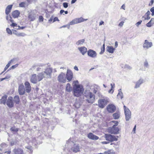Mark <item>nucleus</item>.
Instances as JSON below:
<instances>
[{"label":"nucleus","mask_w":154,"mask_h":154,"mask_svg":"<svg viewBox=\"0 0 154 154\" xmlns=\"http://www.w3.org/2000/svg\"><path fill=\"white\" fill-rule=\"evenodd\" d=\"M13 5H8L6 7L5 13L6 14L8 15L10 12L12 8Z\"/></svg>","instance_id":"nucleus-26"},{"label":"nucleus","mask_w":154,"mask_h":154,"mask_svg":"<svg viewBox=\"0 0 154 154\" xmlns=\"http://www.w3.org/2000/svg\"><path fill=\"white\" fill-rule=\"evenodd\" d=\"M105 137L106 140L111 142L113 141H116L118 140V136L113 135L109 134H106Z\"/></svg>","instance_id":"nucleus-4"},{"label":"nucleus","mask_w":154,"mask_h":154,"mask_svg":"<svg viewBox=\"0 0 154 154\" xmlns=\"http://www.w3.org/2000/svg\"><path fill=\"white\" fill-rule=\"evenodd\" d=\"M154 3V0H151L150 1V2L149 4V5L150 6H151Z\"/></svg>","instance_id":"nucleus-60"},{"label":"nucleus","mask_w":154,"mask_h":154,"mask_svg":"<svg viewBox=\"0 0 154 154\" xmlns=\"http://www.w3.org/2000/svg\"><path fill=\"white\" fill-rule=\"evenodd\" d=\"M144 66L146 68H148L149 67L148 63L146 60H145L144 62Z\"/></svg>","instance_id":"nucleus-43"},{"label":"nucleus","mask_w":154,"mask_h":154,"mask_svg":"<svg viewBox=\"0 0 154 154\" xmlns=\"http://www.w3.org/2000/svg\"><path fill=\"white\" fill-rule=\"evenodd\" d=\"M84 91V89L82 85L75 84L73 86L72 93L75 97H78L81 96Z\"/></svg>","instance_id":"nucleus-1"},{"label":"nucleus","mask_w":154,"mask_h":154,"mask_svg":"<svg viewBox=\"0 0 154 154\" xmlns=\"http://www.w3.org/2000/svg\"><path fill=\"white\" fill-rule=\"evenodd\" d=\"M73 143V142L72 141H71L70 139H69L66 142V144H67V146H68L70 144H71Z\"/></svg>","instance_id":"nucleus-42"},{"label":"nucleus","mask_w":154,"mask_h":154,"mask_svg":"<svg viewBox=\"0 0 154 154\" xmlns=\"http://www.w3.org/2000/svg\"><path fill=\"white\" fill-rule=\"evenodd\" d=\"M154 23V18H152L146 24V26L148 27H151Z\"/></svg>","instance_id":"nucleus-32"},{"label":"nucleus","mask_w":154,"mask_h":154,"mask_svg":"<svg viewBox=\"0 0 154 154\" xmlns=\"http://www.w3.org/2000/svg\"><path fill=\"white\" fill-rule=\"evenodd\" d=\"M111 86V89L109 90L108 92L109 93L112 94L114 91V88L115 87L114 83H111L110 84Z\"/></svg>","instance_id":"nucleus-30"},{"label":"nucleus","mask_w":154,"mask_h":154,"mask_svg":"<svg viewBox=\"0 0 154 154\" xmlns=\"http://www.w3.org/2000/svg\"><path fill=\"white\" fill-rule=\"evenodd\" d=\"M143 79H140L138 80L135 82V85L134 87L135 88H137L140 87L141 85L143 83Z\"/></svg>","instance_id":"nucleus-21"},{"label":"nucleus","mask_w":154,"mask_h":154,"mask_svg":"<svg viewBox=\"0 0 154 154\" xmlns=\"http://www.w3.org/2000/svg\"><path fill=\"white\" fill-rule=\"evenodd\" d=\"M11 77V76L10 75H8L5 78H1L0 79V82H2L4 80L9 79Z\"/></svg>","instance_id":"nucleus-41"},{"label":"nucleus","mask_w":154,"mask_h":154,"mask_svg":"<svg viewBox=\"0 0 154 154\" xmlns=\"http://www.w3.org/2000/svg\"><path fill=\"white\" fill-rule=\"evenodd\" d=\"M85 41V40L84 39H82L79 40L75 43V44L77 45H82L84 42Z\"/></svg>","instance_id":"nucleus-34"},{"label":"nucleus","mask_w":154,"mask_h":154,"mask_svg":"<svg viewBox=\"0 0 154 154\" xmlns=\"http://www.w3.org/2000/svg\"><path fill=\"white\" fill-rule=\"evenodd\" d=\"M6 31L7 33L11 35L12 34V32L8 28H7Z\"/></svg>","instance_id":"nucleus-46"},{"label":"nucleus","mask_w":154,"mask_h":154,"mask_svg":"<svg viewBox=\"0 0 154 154\" xmlns=\"http://www.w3.org/2000/svg\"><path fill=\"white\" fill-rule=\"evenodd\" d=\"M117 97L119 98L122 99L123 97V94L122 92L118 93Z\"/></svg>","instance_id":"nucleus-38"},{"label":"nucleus","mask_w":154,"mask_h":154,"mask_svg":"<svg viewBox=\"0 0 154 154\" xmlns=\"http://www.w3.org/2000/svg\"><path fill=\"white\" fill-rule=\"evenodd\" d=\"M125 67L129 69H131V68L128 65H125Z\"/></svg>","instance_id":"nucleus-59"},{"label":"nucleus","mask_w":154,"mask_h":154,"mask_svg":"<svg viewBox=\"0 0 154 154\" xmlns=\"http://www.w3.org/2000/svg\"><path fill=\"white\" fill-rule=\"evenodd\" d=\"M88 138L89 139L92 140H96L99 139V137L94 135L92 133H90L88 134L87 136Z\"/></svg>","instance_id":"nucleus-19"},{"label":"nucleus","mask_w":154,"mask_h":154,"mask_svg":"<svg viewBox=\"0 0 154 154\" xmlns=\"http://www.w3.org/2000/svg\"><path fill=\"white\" fill-rule=\"evenodd\" d=\"M106 51L110 53H113L115 49L111 46H108L106 48Z\"/></svg>","instance_id":"nucleus-28"},{"label":"nucleus","mask_w":154,"mask_h":154,"mask_svg":"<svg viewBox=\"0 0 154 154\" xmlns=\"http://www.w3.org/2000/svg\"><path fill=\"white\" fill-rule=\"evenodd\" d=\"M14 101L15 103L17 104L20 103V99L18 95H16L14 97Z\"/></svg>","instance_id":"nucleus-31"},{"label":"nucleus","mask_w":154,"mask_h":154,"mask_svg":"<svg viewBox=\"0 0 154 154\" xmlns=\"http://www.w3.org/2000/svg\"><path fill=\"white\" fill-rule=\"evenodd\" d=\"M88 55V56L92 58H95L97 56L96 52L93 50L89 49L87 51Z\"/></svg>","instance_id":"nucleus-15"},{"label":"nucleus","mask_w":154,"mask_h":154,"mask_svg":"<svg viewBox=\"0 0 154 154\" xmlns=\"http://www.w3.org/2000/svg\"><path fill=\"white\" fill-rule=\"evenodd\" d=\"M11 26L14 27H17L18 26H17V24L15 23H12V24L11 25Z\"/></svg>","instance_id":"nucleus-56"},{"label":"nucleus","mask_w":154,"mask_h":154,"mask_svg":"<svg viewBox=\"0 0 154 154\" xmlns=\"http://www.w3.org/2000/svg\"><path fill=\"white\" fill-rule=\"evenodd\" d=\"M37 76L38 78V82L42 80L43 78L45 77L46 78V76L43 72L38 74Z\"/></svg>","instance_id":"nucleus-24"},{"label":"nucleus","mask_w":154,"mask_h":154,"mask_svg":"<svg viewBox=\"0 0 154 154\" xmlns=\"http://www.w3.org/2000/svg\"><path fill=\"white\" fill-rule=\"evenodd\" d=\"M111 122L114 123L115 124L113 125H116V126L118 125L119 123L118 122L116 121H112Z\"/></svg>","instance_id":"nucleus-54"},{"label":"nucleus","mask_w":154,"mask_h":154,"mask_svg":"<svg viewBox=\"0 0 154 154\" xmlns=\"http://www.w3.org/2000/svg\"><path fill=\"white\" fill-rule=\"evenodd\" d=\"M78 49L83 55H84L87 51V48L84 46L78 48Z\"/></svg>","instance_id":"nucleus-22"},{"label":"nucleus","mask_w":154,"mask_h":154,"mask_svg":"<svg viewBox=\"0 0 154 154\" xmlns=\"http://www.w3.org/2000/svg\"><path fill=\"white\" fill-rule=\"evenodd\" d=\"M53 20V17L52 16L50 19L48 20V22L50 23H51Z\"/></svg>","instance_id":"nucleus-63"},{"label":"nucleus","mask_w":154,"mask_h":154,"mask_svg":"<svg viewBox=\"0 0 154 154\" xmlns=\"http://www.w3.org/2000/svg\"><path fill=\"white\" fill-rule=\"evenodd\" d=\"M142 22V20H140L137 22L136 24L135 25L137 26L138 27L140 25Z\"/></svg>","instance_id":"nucleus-52"},{"label":"nucleus","mask_w":154,"mask_h":154,"mask_svg":"<svg viewBox=\"0 0 154 154\" xmlns=\"http://www.w3.org/2000/svg\"><path fill=\"white\" fill-rule=\"evenodd\" d=\"M97 94L99 97H102V95L101 94V93L100 92H97Z\"/></svg>","instance_id":"nucleus-61"},{"label":"nucleus","mask_w":154,"mask_h":154,"mask_svg":"<svg viewBox=\"0 0 154 154\" xmlns=\"http://www.w3.org/2000/svg\"><path fill=\"white\" fill-rule=\"evenodd\" d=\"M150 11L152 12L151 15L153 16L154 15V7L150 9Z\"/></svg>","instance_id":"nucleus-48"},{"label":"nucleus","mask_w":154,"mask_h":154,"mask_svg":"<svg viewBox=\"0 0 154 154\" xmlns=\"http://www.w3.org/2000/svg\"><path fill=\"white\" fill-rule=\"evenodd\" d=\"M107 101L105 99H101L98 100V106L100 108H103L107 104Z\"/></svg>","instance_id":"nucleus-7"},{"label":"nucleus","mask_w":154,"mask_h":154,"mask_svg":"<svg viewBox=\"0 0 154 154\" xmlns=\"http://www.w3.org/2000/svg\"><path fill=\"white\" fill-rule=\"evenodd\" d=\"M105 43H104L102 47L101 48V51L99 53L100 54H102L104 52L105 48Z\"/></svg>","instance_id":"nucleus-40"},{"label":"nucleus","mask_w":154,"mask_h":154,"mask_svg":"<svg viewBox=\"0 0 154 154\" xmlns=\"http://www.w3.org/2000/svg\"><path fill=\"white\" fill-rule=\"evenodd\" d=\"M25 3L23 2L19 4V6L21 7H23L25 6Z\"/></svg>","instance_id":"nucleus-49"},{"label":"nucleus","mask_w":154,"mask_h":154,"mask_svg":"<svg viewBox=\"0 0 154 154\" xmlns=\"http://www.w3.org/2000/svg\"><path fill=\"white\" fill-rule=\"evenodd\" d=\"M16 144V142L14 141H12L10 142V145L11 146H13Z\"/></svg>","instance_id":"nucleus-55"},{"label":"nucleus","mask_w":154,"mask_h":154,"mask_svg":"<svg viewBox=\"0 0 154 154\" xmlns=\"http://www.w3.org/2000/svg\"><path fill=\"white\" fill-rule=\"evenodd\" d=\"M85 96L86 98V100L89 103H93L95 101V97L93 94L90 92L85 94Z\"/></svg>","instance_id":"nucleus-2"},{"label":"nucleus","mask_w":154,"mask_h":154,"mask_svg":"<svg viewBox=\"0 0 154 154\" xmlns=\"http://www.w3.org/2000/svg\"><path fill=\"white\" fill-rule=\"evenodd\" d=\"M150 18V17H149V16H146L145 17V20H149Z\"/></svg>","instance_id":"nucleus-64"},{"label":"nucleus","mask_w":154,"mask_h":154,"mask_svg":"<svg viewBox=\"0 0 154 154\" xmlns=\"http://www.w3.org/2000/svg\"><path fill=\"white\" fill-rule=\"evenodd\" d=\"M152 46V42H149L147 40H145L143 45V47L145 50H147L151 47Z\"/></svg>","instance_id":"nucleus-10"},{"label":"nucleus","mask_w":154,"mask_h":154,"mask_svg":"<svg viewBox=\"0 0 154 154\" xmlns=\"http://www.w3.org/2000/svg\"><path fill=\"white\" fill-rule=\"evenodd\" d=\"M18 93L20 95H23L25 93L26 90L24 86L23 85H20L18 87Z\"/></svg>","instance_id":"nucleus-13"},{"label":"nucleus","mask_w":154,"mask_h":154,"mask_svg":"<svg viewBox=\"0 0 154 154\" xmlns=\"http://www.w3.org/2000/svg\"><path fill=\"white\" fill-rule=\"evenodd\" d=\"M6 104L10 108L14 106V103L13 101V98L11 97H9L6 101Z\"/></svg>","instance_id":"nucleus-11"},{"label":"nucleus","mask_w":154,"mask_h":154,"mask_svg":"<svg viewBox=\"0 0 154 154\" xmlns=\"http://www.w3.org/2000/svg\"><path fill=\"white\" fill-rule=\"evenodd\" d=\"M113 118L115 119H117L119 118L120 116V113L119 111L113 113L112 115Z\"/></svg>","instance_id":"nucleus-29"},{"label":"nucleus","mask_w":154,"mask_h":154,"mask_svg":"<svg viewBox=\"0 0 154 154\" xmlns=\"http://www.w3.org/2000/svg\"><path fill=\"white\" fill-rule=\"evenodd\" d=\"M20 14V12L18 11L15 10L13 12L12 15L14 18H17L18 17Z\"/></svg>","instance_id":"nucleus-27"},{"label":"nucleus","mask_w":154,"mask_h":154,"mask_svg":"<svg viewBox=\"0 0 154 154\" xmlns=\"http://www.w3.org/2000/svg\"><path fill=\"white\" fill-rule=\"evenodd\" d=\"M66 77L65 74L62 72L58 77V80L60 82L64 83L66 82Z\"/></svg>","instance_id":"nucleus-9"},{"label":"nucleus","mask_w":154,"mask_h":154,"mask_svg":"<svg viewBox=\"0 0 154 154\" xmlns=\"http://www.w3.org/2000/svg\"><path fill=\"white\" fill-rule=\"evenodd\" d=\"M150 14V13L149 11H147V12L144 15L145 16H149Z\"/></svg>","instance_id":"nucleus-58"},{"label":"nucleus","mask_w":154,"mask_h":154,"mask_svg":"<svg viewBox=\"0 0 154 154\" xmlns=\"http://www.w3.org/2000/svg\"><path fill=\"white\" fill-rule=\"evenodd\" d=\"M81 105V104L80 102L78 101H75L74 104V106L77 109H78L80 107Z\"/></svg>","instance_id":"nucleus-35"},{"label":"nucleus","mask_w":154,"mask_h":154,"mask_svg":"<svg viewBox=\"0 0 154 154\" xmlns=\"http://www.w3.org/2000/svg\"><path fill=\"white\" fill-rule=\"evenodd\" d=\"M99 154H111V151L108 150L105 152L103 153H100Z\"/></svg>","instance_id":"nucleus-51"},{"label":"nucleus","mask_w":154,"mask_h":154,"mask_svg":"<svg viewBox=\"0 0 154 154\" xmlns=\"http://www.w3.org/2000/svg\"><path fill=\"white\" fill-rule=\"evenodd\" d=\"M66 77L68 82L72 80L73 78V73L71 70L67 69Z\"/></svg>","instance_id":"nucleus-12"},{"label":"nucleus","mask_w":154,"mask_h":154,"mask_svg":"<svg viewBox=\"0 0 154 154\" xmlns=\"http://www.w3.org/2000/svg\"><path fill=\"white\" fill-rule=\"evenodd\" d=\"M26 148L29 150L30 151V152H32V146H26Z\"/></svg>","instance_id":"nucleus-47"},{"label":"nucleus","mask_w":154,"mask_h":154,"mask_svg":"<svg viewBox=\"0 0 154 154\" xmlns=\"http://www.w3.org/2000/svg\"><path fill=\"white\" fill-rule=\"evenodd\" d=\"M116 125H113L112 127H109L108 129V132L111 134H117L119 133L120 129L118 127H116Z\"/></svg>","instance_id":"nucleus-3"},{"label":"nucleus","mask_w":154,"mask_h":154,"mask_svg":"<svg viewBox=\"0 0 154 154\" xmlns=\"http://www.w3.org/2000/svg\"><path fill=\"white\" fill-rule=\"evenodd\" d=\"M59 21V20L58 19V17H55L53 19V23L54 22H55L56 21Z\"/></svg>","instance_id":"nucleus-57"},{"label":"nucleus","mask_w":154,"mask_h":154,"mask_svg":"<svg viewBox=\"0 0 154 154\" xmlns=\"http://www.w3.org/2000/svg\"><path fill=\"white\" fill-rule=\"evenodd\" d=\"M66 91L69 92H70L72 90V89L71 86L70 84L68 83L66 86Z\"/></svg>","instance_id":"nucleus-33"},{"label":"nucleus","mask_w":154,"mask_h":154,"mask_svg":"<svg viewBox=\"0 0 154 154\" xmlns=\"http://www.w3.org/2000/svg\"><path fill=\"white\" fill-rule=\"evenodd\" d=\"M13 152L14 154H23V150L20 148L17 149H15L13 150Z\"/></svg>","instance_id":"nucleus-23"},{"label":"nucleus","mask_w":154,"mask_h":154,"mask_svg":"<svg viewBox=\"0 0 154 154\" xmlns=\"http://www.w3.org/2000/svg\"><path fill=\"white\" fill-rule=\"evenodd\" d=\"M13 33H14L15 35H16L17 36H22L23 37L25 36L26 35L25 33L23 32L21 33H14L13 32Z\"/></svg>","instance_id":"nucleus-39"},{"label":"nucleus","mask_w":154,"mask_h":154,"mask_svg":"<svg viewBox=\"0 0 154 154\" xmlns=\"http://www.w3.org/2000/svg\"><path fill=\"white\" fill-rule=\"evenodd\" d=\"M107 111L110 113H113L116 109L115 106L112 104H110L107 107Z\"/></svg>","instance_id":"nucleus-14"},{"label":"nucleus","mask_w":154,"mask_h":154,"mask_svg":"<svg viewBox=\"0 0 154 154\" xmlns=\"http://www.w3.org/2000/svg\"><path fill=\"white\" fill-rule=\"evenodd\" d=\"M24 85L25 86L26 92L28 93H30L31 91V87L29 83L28 82H26Z\"/></svg>","instance_id":"nucleus-20"},{"label":"nucleus","mask_w":154,"mask_h":154,"mask_svg":"<svg viewBox=\"0 0 154 154\" xmlns=\"http://www.w3.org/2000/svg\"><path fill=\"white\" fill-rule=\"evenodd\" d=\"M37 17V15L34 11H31L28 14V18L29 20L30 21H32L35 20Z\"/></svg>","instance_id":"nucleus-6"},{"label":"nucleus","mask_w":154,"mask_h":154,"mask_svg":"<svg viewBox=\"0 0 154 154\" xmlns=\"http://www.w3.org/2000/svg\"><path fill=\"white\" fill-rule=\"evenodd\" d=\"M18 64H15V65H13L9 69H8L7 71H9V70L11 69H15V68H16V67H17V66H18Z\"/></svg>","instance_id":"nucleus-45"},{"label":"nucleus","mask_w":154,"mask_h":154,"mask_svg":"<svg viewBox=\"0 0 154 154\" xmlns=\"http://www.w3.org/2000/svg\"><path fill=\"white\" fill-rule=\"evenodd\" d=\"M43 17L42 16L40 15L39 17V20L40 22H42L43 21Z\"/></svg>","instance_id":"nucleus-50"},{"label":"nucleus","mask_w":154,"mask_h":154,"mask_svg":"<svg viewBox=\"0 0 154 154\" xmlns=\"http://www.w3.org/2000/svg\"><path fill=\"white\" fill-rule=\"evenodd\" d=\"M124 112L126 121H129L131 118V111L129 109H127Z\"/></svg>","instance_id":"nucleus-16"},{"label":"nucleus","mask_w":154,"mask_h":154,"mask_svg":"<svg viewBox=\"0 0 154 154\" xmlns=\"http://www.w3.org/2000/svg\"><path fill=\"white\" fill-rule=\"evenodd\" d=\"M13 61V60H11L6 65L5 67L4 68V71H5L9 67L10 64Z\"/></svg>","instance_id":"nucleus-37"},{"label":"nucleus","mask_w":154,"mask_h":154,"mask_svg":"<svg viewBox=\"0 0 154 154\" xmlns=\"http://www.w3.org/2000/svg\"><path fill=\"white\" fill-rule=\"evenodd\" d=\"M52 69L50 67H48L45 69L44 72H43L47 78H51Z\"/></svg>","instance_id":"nucleus-8"},{"label":"nucleus","mask_w":154,"mask_h":154,"mask_svg":"<svg viewBox=\"0 0 154 154\" xmlns=\"http://www.w3.org/2000/svg\"><path fill=\"white\" fill-rule=\"evenodd\" d=\"M84 21V19L82 17H80L78 18H75L72 20L69 23V25L70 26V25H74L75 24H77L80 23L81 22Z\"/></svg>","instance_id":"nucleus-5"},{"label":"nucleus","mask_w":154,"mask_h":154,"mask_svg":"<svg viewBox=\"0 0 154 154\" xmlns=\"http://www.w3.org/2000/svg\"><path fill=\"white\" fill-rule=\"evenodd\" d=\"M17 27H18V28H15V29H24L25 28V26L20 27L19 26H18Z\"/></svg>","instance_id":"nucleus-53"},{"label":"nucleus","mask_w":154,"mask_h":154,"mask_svg":"<svg viewBox=\"0 0 154 154\" xmlns=\"http://www.w3.org/2000/svg\"><path fill=\"white\" fill-rule=\"evenodd\" d=\"M124 22L123 21H122L119 23V26L120 27H122V26L124 24Z\"/></svg>","instance_id":"nucleus-62"},{"label":"nucleus","mask_w":154,"mask_h":154,"mask_svg":"<svg viewBox=\"0 0 154 154\" xmlns=\"http://www.w3.org/2000/svg\"><path fill=\"white\" fill-rule=\"evenodd\" d=\"M19 130V128H16L15 126L12 127L10 128L11 131L12 132H17Z\"/></svg>","instance_id":"nucleus-36"},{"label":"nucleus","mask_w":154,"mask_h":154,"mask_svg":"<svg viewBox=\"0 0 154 154\" xmlns=\"http://www.w3.org/2000/svg\"><path fill=\"white\" fill-rule=\"evenodd\" d=\"M71 149L73 152L76 153L79 151L80 146L78 144H74L71 148Z\"/></svg>","instance_id":"nucleus-18"},{"label":"nucleus","mask_w":154,"mask_h":154,"mask_svg":"<svg viewBox=\"0 0 154 154\" xmlns=\"http://www.w3.org/2000/svg\"><path fill=\"white\" fill-rule=\"evenodd\" d=\"M38 78L37 75L36 74H34L32 75L31 77L30 81L31 82L34 84H36L38 82Z\"/></svg>","instance_id":"nucleus-17"},{"label":"nucleus","mask_w":154,"mask_h":154,"mask_svg":"<svg viewBox=\"0 0 154 154\" xmlns=\"http://www.w3.org/2000/svg\"><path fill=\"white\" fill-rule=\"evenodd\" d=\"M7 96L4 95L2 97V98L0 100V102L1 104H3L5 105L6 103V101L7 99Z\"/></svg>","instance_id":"nucleus-25"},{"label":"nucleus","mask_w":154,"mask_h":154,"mask_svg":"<svg viewBox=\"0 0 154 154\" xmlns=\"http://www.w3.org/2000/svg\"><path fill=\"white\" fill-rule=\"evenodd\" d=\"M68 3L66 2H63V5L65 8H67L68 7Z\"/></svg>","instance_id":"nucleus-44"}]
</instances>
